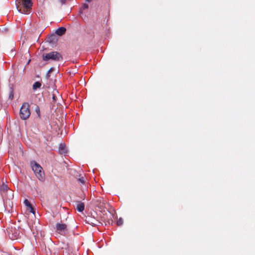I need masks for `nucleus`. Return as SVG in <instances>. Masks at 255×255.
<instances>
[{"label":"nucleus","instance_id":"1","mask_svg":"<svg viewBox=\"0 0 255 255\" xmlns=\"http://www.w3.org/2000/svg\"><path fill=\"white\" fill-rule=\"evenodd\" d=\"M30 165L37 178L40 181H43L45 176L44 172L42 171V167L33 160L30 162Z\"/></svg>","mask_w":255,"mask_h":255},{"label":"nucleus","instance_id":"2","mask_svg":"<svg viewBox=\"0 0 255 255\" xmlns=\"http://www.w3.org/2000/svg\"><path fill=\"white\" fill-rule=\"evenodd\" d=\"M32 0H22V6H20L16 4L18 10L23 14H28L32 6Z\"/></svg>","mask_w":255,"mask_h":255},{"label":"nucleus","instance_id":"3","mask_svg":"<svg viewBox=\"0 0 255 255\" xmlns=\"http://www.w3.org/2000/svg\"><path fill=\"white\" fill-rule=\"evenodd\" d=\"M43 60L44 61H48L51 60L55 61H59L63 59L61 53L57 51H52L43 55Z\"/></svg>","mask_w":255,"mask_h":255},{"label":"nucleus","instance_id":"4","mask_svg":"<svg viewBox=\"0 0 255 255\" xmlns=\"http://www.w3.org/2000/svg\"><path fill=\"white\" fill-rule=\"evenodd\" d=\"M29 107L30 105L28 103L25 102L23 103L19 111V116L21 119L25 120L28 119L30 115Z\"/></svg>","mask_w":255,"mask_h":255},{"label":"nucleus","instance_id":"5","mask_svg":"<svg viewBox=\"0 0 255 255\" xmlns=\"http://www.w3.org/2000/svg\"><path fill=\"white\" fill-rule=\"evenodd\" d=\"M2 199H12L13 198V191L8 189L3 193H1Z\"/></svg>","mask_w":255,"mask_h":255},{"label":"nucleus","instance_id":"6","mask_svg":"<svg viewBox=\"0 0 255 255\" xmlns=\"http://www.w3.org/2000/svg\"><path fill=\"white\" fill-rule=\"evenodd\" d=\"M56 229L60 233H65L67 229V225L65 224L58 223L56 224Z\"/></svg>","mask_w":255,"mask_h":255},{"label":"nucleus","instance_id":"7","mask_svg":"<svg viewBox=\"0 0 255 255\" xmlns=\"http://www.w3.org/2000/svg\"><path fill=\"white\" fill-rule=\"evenodd\" d=\"M12 199H3V205L4 206L7 210L9 211L12 207L13 204L12 202L11 201Z\"/></svg>","mask_w":255,"mask_h":255},{"label":"nucleus","instance_id":"8","mask_svg":"<svg viewBox=\"0 0 255 255\" xmlns=\"http://www.w3.org/2000/svg\"><path fill=\"white\" fill-rule=\"evenodd\" d=\"M59 153L61 154H65L67 153L68 150L66 144H59Z\"/></svg>","mask_w":255,"mask_h":255},{"label":"nucleus","instance_id":"9","mask_svg":"<svg viewBox=\"0 0 255 255\" xmlns=\"http://www.w3.org/2000/svg\"><path fill=\"white\" fill-rule=\"evenodd\" d=\"M76 203V209L77 211L79 212H83L85 208L84 204L80 201H77Z\"/></svg>","mask_w":255,"mask_h":255},{"label":"nucleus","instance_id":"10","mask_svg":"<svg viewBox=\"0 0 255 255\" xmlns=\"http://www.w3.org/2000/svg\"><path fill=\"white\" fill-rule=\"evenodd\" d=\"M66 31V28L64 27H60L57 29V30L55 31V33L59 36H62L65 33Z\"/></svg>","mask_w":255,"mask_h":255},{"label":"nucleus","instance_id":"11","mask_svg":"<svg viewBox=\"0 0 255 255\" xmlns=\"http://www.w3.org/2000/svg\"><path fill=\"white\" fill-rule=\"evenodd\" d=\"M96 222V221L95 219L91 217L87 218L86 219V223L92 225L93 227H95L97 225Z\"/></svg>","mask_w":255,"mask_h":255},{"label":"nucleus","instance_id":"12","mask_svg":"<svg viewBox=\"0 0 255 255\" xmlns=\"http://www.w3.org/2000/svg\"><path fill=\"white\" fill-rule=\"evenodd\" d=\"M8 189L9 188L6 185L4 184V183H2V184L1 185L0 187V191L1 192V193H3Z\"/></svg>","mask_w":255,"mask_h":255},{"label":"nucleus","instance_id":"13","mask_svg":"<svg viewBox=\"0 0 255 255\" xmlns=\"http://www.w3.org/2000/svg\"><path fill=\"white\" fill-rule=\"evenodd\" d=\"M41 86V84L39 82H36L33 84L32 88L33 90H36L37 88H39Z\"/></svg>","mask_w":255,"mask_h":255},{"label":"nucleus","instance_id":"14","mask_svg":"<svg viewBox=\"0 0 255 255\" xmlns=\"http://www.w3.org/2000/svg\"><path fill=\"white\" fill-rule=\"evenodd\" d=\"M14 97V94H13V91L12 88L10 89V92L9 94V99L10 100H12L13 99Z\"/></svg>","mask_w":255,"mask_h":255},{"label":"nucleus","instance_id":"15","mask_svg":"<svg viewBox=\"0 0 255 255\" xmlns=\"http://www.w3.org/2000/svg\"><path fill=\"white\" fill-rule=\"evenodd\" d=\"M23 203H24V204L25 205V206L28 208L31 207V204H30V203L27 199H25L24 200Z\"/></svg>","mask_w":255,"mask_h":255},{"label":"nucleus","instance_id":"16","mask_svg":"<svg viewBox=\"0 0 255 255\" xmlns=\"http://www.w3.org/2000/svg\"><path fill=\"white\" fill-rule=\"evenodd\" d=\"M123 224V220L122 218H120L117 221V224L118 226H121Z\"/></svg>","mask_w":255,"mask_h":255},{"label":"nucleus","instance_id":"17","mask_svg":"<svg viewBox=\"0 0 255 255\" xmlns=\"http://www.w3.org/2000/svg\"><path fill=\"white\" fill-rule=\"evenodd\" d=\"M35 112L37 113V114L38 115V116L40 117V109L38 107H36V108L35 109Z\"/></svg>","mask_w":255,"mask_h":255},{"label":"nucleus","instance_id":"18","mask_svg":"<svg viewBox=\"0 0 255 255\" xmlns=\"http://www.w3.org/2000/svg\"><path fill=\"white\" fill-rule=\"evenodd\" d=\"M78 181L82 184H84L85 182L84 178L83 177H81L78 179Z\"/></svg>","mask_w":255,"mask_h":255},{"label":"nucleus","instance_id":"19","mask_svg":"<svg viewBox=\"0 0 255 255\" xmlns=\"http://www.w3.org/2000/svg\"><path fill=\"white\" fill-rule=\"evenodd\" d=\"M29 209H30V212L33 214H34L35 213V211H34V209H33V208L32 207V205L31 206V207H29Z\"/></svg>","mask_w":255,"mask_h":255},{"label":"nucleus","instance_id":"20","mask_svg":"<svg viewBox=\"0 0 255 255\" xmlns=\"http://www.w3.org/2000/svg\"><path fill=\"white\" fill-rule=\"evenodd\" d=\"M83 7V9H87L88 7V5L87 4L85 3V4H84Z\"/></svg>","mask_w":255,"mask_h":255},{"label":"nucleus","instance_id":"21","mask_svg":"<svg viewBox=\"0 0 255 255\" xmlns=\"http://www.w3.org/2000/svg\"><path fill=\"white\" fill-rule=\"evenodd\" d=\"M67 0H60V2L62 4H65Z\"/></svg>","mask_w":255,"mask_h":255},{"label":"nucleus","instance_id":"22","mask_svg":"<svg viewBox=\"0 0 255 255\" xmlns=\"http://www.w3.org/2000/svg\"><path fill=\"white\" fill-rule=\"evenodd\" d=\"M50 73H47V74H46V77H47V78H49V77H50V74H49Z\"/></svg>","mask_w":255,"mask_h":255},{"label":"nucleus","instance_id":"23","mask_svg":"<svg viewBox=\"0 0 255 255\" xmlns=\"http://www.w3.org/2000/svg\"><path fill=\"white\" fill-rule=\"evenodd\" d=\"M52 71H53V68H51L49 70V71H48V73H50V72H51Z\"/></svg>","mask_w":255,"mask_h":255},{"label":"nucleus","instance_id":"24","mask_svg":"<svg viewBox=\"0 0 255 255\" xmlns=\"http://www.w3.org/2000/svg\"><path fill=\"white\" fill-rule=\"evenodd\" d=\"M87 2H90L92 1V0H85Z\"/></svg>","mask_w":255,"mask_h":255}]
</instances>
